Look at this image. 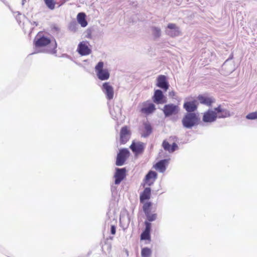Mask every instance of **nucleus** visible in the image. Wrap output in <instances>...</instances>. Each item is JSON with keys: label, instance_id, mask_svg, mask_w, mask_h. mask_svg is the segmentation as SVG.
<instances>
[{"label": "nucleus", "instance_id": "1", "mask_svg": "<svg viewBox=\"0 0 257 257\" xmlns=\"http://www.w3.org/2000/svg\"><path fill=\"white\" fill-rule=\"evenodd\" d=\"M151 189L149 187H146L141 193L140 200V202L143 204V210L146 218L150 221H154L157 218V214L151 213L153 204L148 201L151 198Z\"/></svg>", "mask_w": 257, "mask_h": 257}, {"label": "nucleus", "instance_id": "2", "mask_svg": "<svg viewBox=\"0 0 257 257\" xmlns=\"http://www.w3.org/2000/svg\"><path fill=\"white\" fill-rule=\"evenodd\" d=\"M51 43V39L46 36L43 32H39L34 40V45L36 48L46 47Z\"/></svg>", "mask_w": 257, "mask_h": 257}, {"label": "nucleus", "instance_id": "3", "mask_svg": "<svg viewBox=\"0 0 257 257\" xmlns=\"http://www.w3.org/2000/svg\"><path fill=\"white\" fill-rule=\"evenodd\" d=\"M182 121L184 127L191 128L199 123V118L195 113H188L184 116Z\"/></svg>", "mask_w": 257, "mask_h": 257}, {"label": "nucleus", "instance_id": "4", "mask_svg": "<svg viewBox=\"0 0 257 257\" xmlns=\"http://www.w3.org/2000/svg\"><path fill=\"white\" fill-rule=\"evenodd\" d=\"M103 62H99L95 67L97 77L100 80H106L109 78V72L107 69L103 68Z\"/></svg>", "mask_w": 257, "mask_h": 257}, {"label": "nucleus", "instance_id": "5", "mask_svg": "<svg viewBox=\"0 0 257 257\" xmlns=\"http://www.w3.org/2000/svg\"><path fill=\"white\" fill-rule=\"evenodd\" d=\"M156 110L154 104L149 101L143 102L141 104L140 112L146 115H148L153 113Z\"/></svg>", "mask_w": 257, "mask_h": 257}, {"label": "nucleus", "instance_id": "6", "mask_svg": "<svg viewBox=\"0 0 257 257\" xmlns=\"http://www.w3.org/2000/svg\"><path fill=\"white\" fill-rule=\"evenodd\" d=\"M130 152L127 149H122L117 154L115 164L116 166H122L130 156Z\"/></svg>", "mask_w": 257, "mask_h": 257}, {"label": "nucleus", "instance_id": "7", "mask_svg": "<svg viewBox=\"0 0 257 257\" xmlns=\"http://www.w3.org/2000/svg\"><path fill=\"white\" fill-rule=\"evenodd\" d=\"M197 99L201 104L207 106H211L215 102V99L207 94L199 95L197 97Z\"/></svg>", "mask_w": 257, "mask_h": 257}, {"label": "nucleus", "instance_id": "8", "mask_svg": "<svg viewBox=\"0 0 257 257\" xmlns=\"http://www.w3.org/2000/svg\"><path fill=\"white\" fill-rule=\"evenodd\" d=\"M217 114L215 110L208 109L203 115L202 120L204 122H212L216 120Z\"/></svg>", "mask_w": 257, "mask_h": 257}, {"label": "nucleus", "instance_id": "9", "mask_svg": "<svg viewBox=\"0 0 257 257\" xmlns=\"http://www.w3.org/2000/svg\"><path fill=\"white\" fill-rule=\"evenodd\" d=\"M157 178V173L153 171H150L144 179L143 186L144 187L146 185L151 186L154 184Z\"/></svg>", "mask_w": 257, "mask_h": 257}, {"label": "nucleus", "instance_id": "10", "mask_svg": "<svg viewBox=\"0 0 257 257\" xmlns=\"http://www.w3.org/2000/svg\"><path fill=\"white\" fill-rule=\"evenodd\" d=\"M89 43L87 41L80 42L77 48V51L82 56L88 55L91 53V49L88 47Z\"/></svg>", "mask_w": 257, "mask_h": 257}, {"label": "nucleus", "instance_id": "11", "mask_svg": "<svg viewBox=\"0 0 257 257\" xmlns=\"http://www.w3.org/2000/svg\"><path fill=\"white\" fill-rule=\"evenodd\" d=\"M102 90L106 95L107 99H112L114 96V90L112 86L109 82H105L102 86Z\"/></svg>", "mask_w": 257, "mask_h": 257}, {"label": "nucleus", "instance_id": "12", "mask_svg": "<svg viewBox=\"0 0 257 257\" xmlns=\"http://www.w3.org/2000/svg\"><path fill=\"white\" fill-rule=\"evenodd\" d=\"M178 106L173 104L165 105L163 108V112L166 116H169L178 113Z\"/></svg>", "mask_w": 257, "mask_h": 257}, {"label": "nucleus", "instance_id": "13", "mask_svg": "<svg viewBox=\"0 0 257 257\" xmlns=\"http://www.w3.org/2000/svg\"><path fill=\"white\" fill-rule=\"evenodd\" d=\"M153 100L157 104H163L167 102L166 97L163 94L162 91L159 89L155 91Z\"/></svg>", "mask_w": 257, "mask_h": 257}, {"label": "nucleus", "instance_id": "14", "mask_svg": "<svg viewBox=\"0 0 257 257\" xmlns=\"http://www.w3.org/2000/svg\"><path fill=\"white\" fill-rule=\"evenodd\" d=\"M130 131L127 126L122 127L120 132V142L121 144H125L130 139Z\"/></svg>", "mask_w": 257, "mask_h": 257}, {"label": "nucleus", "instance_id": "15", "mask_svg": "<svg viewBox=\"0 0 257 257\" xmlns=\"http://www.w3.org/2000/svg\"><path fill=\"white\" fill-rule=\"evenodd\" d=\"M151 221H149L147 219L145 221V229L144 231L142 233L141 235V240H150L151 235L150 232L151 229Z\"/></svg>", "mask_w": 257, "mask_h": 257}, {"label": "nucleus", "instance_id": "16", "mask_svg": "<svg viewBox=\"0 0 257 257\" xmlns=\"http://www.w3.org/2000/svg\"><path fill=\"white\" fill-rule=\"evenodd\" d=\"M126 176V169L125 168L116 169V172L114 175L115 184H119L123 180Z\"/></svg>", "mask_w": 257, "mask_h": 257}, {"label": "nucleus", "instance_id": "17", "mask_svg": "<svg viewBox=\"0 0 257 257\" xmlns=\"http://www.w3.org/2000/svg\"><path fill=\"white\" fill-rule=\"evenodd\" d=\"M157 86L167 91L169 88V85L167 81V78L165 75H161L157 78Z\"/></svg>", "mask_w": 257, "mask_h": 257}, {"label": "nucleus", "instance_id": "18", "mask_svg": "<svg viewBox=\"0 0 257 257\" xmlns=\"http://www.w3.org/2000/svg\"><path fill=\"white\" fill-rule=\"evenodd\" d=\"M130 149L136 155L141 154L144 150V144L142 142H133L130 146Z\"/></svg>", "mask_w": 257, "mask_h": 257}, {"label": "nucleus", "instance_id": "19", "mask_svg": "<svg viewBox=\"0 0 257 257\" xmlns=\"http://www.w3.org/2000/svg\"><path fill=\"white\" fill-rule=\"evenodd\" d=\"M214 110L217 113V117L225 118L229 117L230 115L229 111L227 109L222 108L221 105L215 108Z\"/></svg>", "mask_w": 257, "mask_h": 257}, {"label": "nucleus", "instance_id": "20", "mask_svg": "<svg viewBox=\"0 0 257 257\" xmlns=\"http://www.w3.org/2000/svg\"><path fill=\"white\" fill-rule=\"evenodd\" d=\"M162 147L165 151H168L169 153L174 152L178 148L177 145L175 142H174L172 145H171L166 140H164L163 141L162 143Z\"/></svg>", "mask_w": 257, "mask_h": 257}, {"label": "nucleus", "instance_id": "21", "mask_svg": "<svg viewBox=\"0 0 257 257\" xmlns=\"http://www.w3.org/2000/svg\"><path fill=\"white\" fill-rule=\"evenodd\" d=\"M184 108L188 112H193L197 108V101L193 100L192 101H187L184 103Z\"/></svg>", "mask_w": 257, "mask_h": 257}, {"label": "nucleus", "instance_id": "22", "mask_svg": "<svg viewBox=\"0 0 257 257\" xmlns=\"http://www.w3.org/2000/svg\"><path fill=\"white\" fill-rule=\"evenodd\" d=\"M168 163V160L167 159H164L160 161L158 163H157L154 166V168L160 171V172H164L166 169V166Z\"/></svg>", "mask_w": 257, "mask_h": 257}, {"label": "nucleus", "instance_id": "23", "mask_svg": "<svg viewBox=\"0 0 257 257\" xmlns=\"http://www.w3.org/2000/svg\"><path fill=\"white\" fill-rule=\"evenodd\" d=\"M77 20L78 23L82 27H85L87 25V22L86 20V15L84 13H79L77 16Z\"/></svg>", "mask_w": 257, "mask_h": 257}, {"label": "nucleus", "instance_id": "24", "mask_svg": "<svg viewBox=\"0 0 257 257\" xmlns=\"http://www.w3.org/2000/svg\"><path fill=\"white\" fill-rule=\"evenodd\" d=\"M144 128L142 136L146 138L148 137L152 133V127L149 123H144Z\"/></svg>", "mask_w": 257, "mask_h": 257}, {"label": "nucleus", "instance_id": "25", "mask_svg": "<svg viewBox=\"0 0 257 257\" xmlns=\"http://www.w3.org/2000/svg\"><path fill=\"white\" fill-rule=\"evenodd\" d=\"M168 28L170 29H174L175 31L171 32L169 35L172 37L177 36L180 35V32L178 28L177 27L176 25L173 23H169L167 26Z\"/></svg>", "mask_w": 257, "mask_h": 257}, {"label": "nucleus", "instance_id": "26", "mask_svg": "<svg viewBox=\"0 0 257 257\" xmlns=\"http://www.w3.org/2000/svg\"><path fill=\"white\" fill-rule=\"evenodd\" d=\"M152 250L148 247H144L141 250V255L142 257H150L152 255Z\"/></svg>", "mask_w": 257, "mask_h": 257}, {"label": "nucleus", "instance_id": "27", "mask_svg": "<svg viewBox=\"0 0 257 257\" xmlns=\"http://www.w3.org/2000/svg\"><path fill=\"white\" fill-rule=\"evenodd\" d=\"M46 5L50 10H53L55 7V2L54 0H44Z\"/></svg>", "mask_w": 257, "mask_h": 257}, {"label": "nucleus", "instance_id": "28", "mask_svg": "<svg viewBox=\"0 0 257 257\" xmlns=\"http://www.w3.org/2000/svg\"><path fill=\"white\" fill-rule=\"evenodd\" d=\"M246 118L248 119H257V112L249 113L246 116Z\"/></svg>", "mask_w": 257, "mask_h": 257}, {"label": "nucleus", "instance_id": "29", "mask_svg": "<svg viewBox=\"0 0 257 257\" xmlns=\"http://www.w3.org/2000/svg\"><path fill=\"white\" fill-rule=\"evenodd\" d=\"M153 34L156 37L158 38L161 36L160 29L157 28V27H153Z\"/></svg>", "mask_w": 257, "mask_h": 257}, {"label": "nucleus", "instance_id": "30", "mask_svg": "<svg viewBox=\"0 0 257 257\" xmlns=\"http://www.w3.org/2000/svg\"><path fill=\"white\" fill-rule=\"evenodd\" d=\"M116 231V227L114 225L111 226V233L112 234H114Z\"/></svg>", "mask_w": 257, "mask_h": 257}, {"label": "nucleus", "instance_id": "31", "mask_svg": "<svg viewBox=\"0 0 257 257\" xmlns=\"http://www.w3.org/2000/svg\"><path fill=\"white\" fill-rule=\"evenodd\" d=\"M171 138H172V139H173V140H175V139H176V138H175V137H174V138H171H171H170V139H171Z\"/></svg>", "mask_w": 257, "mask_h": 257}, {"label": "nucleus", "instance_id": "32", "mask_svg": "<svg viewBox=\"0 0 257 257\" xmlns=\"http://www.w3.org/2000/svg\"><path fill=\"white\" fill-rule=\"evenodd\" d=\"M54 47H55H55H56V42H55Z\"/></svg>", "mask_w": 257, "mask_h": 257}]
</instances>
